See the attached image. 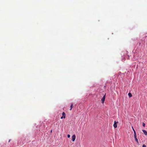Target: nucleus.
Masks as SVG:
<instances>
[{"instance_id": "obj_1", "label": "nucleus", "mask_w": 147, "mask_h": 147, "mask_svg": "<svg viewBox=\"0 0 147 147\" xmlns=\"http://www.w3.org/2000/svg\"><path fill=\"white\" fill-rule=\"evenodd\" d=\"M105 96H106V93L103 96V97L101 99L102 102V103H103L104 102L105 99Z\"/></svg>"}, {"instance_id": "obj_2", "label": "nucleus", "mask_w": 147, "mask_h": 147, "mask_svg": "<svg viewBox=\"0 0 147 147\" xmlns=\"http://www.w3.org/2000/svg\"><path fill=\"white\" fill-rule=\"evenodd\" d=\"M118 123V122H116L115 121H114V124L113 125L114 128H115L117 127V124Z\"/></svg>"}, {"instance_id": "obj_3", "label": "nucleus", "mask_w": 147, "mask_h": 147, "mask_svg": "<svg viewBox=\"0 0 147 147\" xmlns=\"http://www.w3.org/2000/svg\"><path fill=\"white\" fill-rule=\"evenodd\" d=\"M62 116L61 117V119H62L63 118H65V114L64 112H63L62 113Z\"/></svg>"}, {"instance_id": "obj_4", "label": "nucleus", "mask_w": 147, "mask_h": 147, "mask_svg": "<svg viewBox=\"0 0 147 147\" xmlns=\"http://www.w3.org/2000/svg\"><path fill=\"white\" fill-rule=\"evenodd\" d=\"M76 139V136L75 135H74L72 136V141L73 142H74Z\"/></svg>"}, {"instance_id": "obj_5", "label": "nucleus", "mask_w": 147, "mask_h": 147, "mask_svg": "<svg viewBox=\"0 0 147 147\" xmlns=\"http://www.w3.org/2000/svg\"><path fill=\"white\" fill-rule=\"evenodd\" d=\"M142 131H143L144 134H145V135H147V132L146 130L143 129Z\"/></svg>"}, {"instance_id": "obj_6", "label": "nucleus", "mask_w": 147, "mask_h": 147, "mask_svg": "<svg viewBox=\"0 0 147 147\" xmlns=\"http://www.w3.org/2000/svg\"><path fill=\"white\" fill-rule=\"evenodd\" d=\"M134 138H135L137 137L135 131H134Z\"/></svg>"}, {"instance_id": "obj_7", "label": "nucleus", "mask_w": 147, "mask_h": 147, "mask_svg": "<svg viewBox=\"0 0 147 147\" xmlns=\"http://www.w3.org/2000/svg\"><path fill=\"white\" fill-rule=\"evenodd\" d=\"M73 105V103H71V106H70V110H72Z\"/></svg>"}, {"instance_id": "obj_8", "label": "nucleus", "mask_w": 147, "mask_h": 147, "mask_svg": "<svg viewBox=\"0 0 147 147\" xmlns=\"http://www.w3.org/2000/svg\"><path fill=\"white\" fill-rule=\"evenodd\" d=\"M128 95L130 97H132V94L131 93H129L128 94Z\"/></svg>"}, {"instance_id": "obj_9", "label": "nucleus", "mask_w": 147, "mask_h": 147, "mask_svg": "<svg viewBox=\"0 0 147 147\" xmlns=\"http://www.w3.org/2000/svg\"><path fill=\"white\" fill-rule=\"evenodd\" d=\"M134 138L135 140L137 142V143H138V139H137V137L135 138Z\"/></svg>"}, {"instance_id": "obj_10", "label": "nucleus", "mask_w": 147, "mask_h": 147, "mask_svg": "<svg viewBox=\"0 0 147 147\" xmlns=\"http://www.w3.org/2000/svg\"><path fill=\"white\" fill-rule=\"evenodd\" d=\"M131 128H132V129H133V131H134H134H135V129H134L133 127L132 126H131Z\"/></svg>"}, {"instance_id": "obj_11", "label": "nucleus", "mask_w": 147, "mask_h": 147, "mask_svg": "<svg viewBox=\"0 0 147 147\" xmlns=\"http://www.w3.org/2000/svg\"><path fill=\"white\" fill-rule=\"evenodd\" d=\"M142 125L144 127L145 126V124L144 123H143Z\"/></svg>"}, {"instance_id": "obj_12", "label": "nucleus", "mask_w": 147, "mask_h": 147, "mask_svg": "<svg viewBox=\"0 0 147 147\" xmlns=\"http://www.w3.org/2000/svg\"><path fill=\"white\" fill-rule=\"evenodd\" d=\"M67 136L68 138H69L70 137V135L69 134H68Z\"/></svg>"}, {"instance_id": "obj_13", "label": "nucleus", "mask_w": 147, "mask_h": 147, "mask_svg": "<svg viewBox=\"0 0 147 147\" xmlns=\"http://www.w3.org/2000/svg\"><path fill=\"white\" fill-rule=\"evenodd\" d=\"M146 146L144 144L142 145V147H146Z\"/></svg>"}, {"instance_id": "obj_14", "label": "nucleus", "mask_w": 147, "mask_h": 147, "mask_svg": "<svg viewBox=\"0 0 147 147\" xmlns=\"http://www.w3.org/2000/svg\"><path fill=\"white\" fill-rule=\"evenodd\" d=\"M11 139H9L8 142H9L11 141Z\"/></svg>"}, {"instance_id": "obj_15", "label": "nucleus", "mask_w": 147, "mask_h": 147, "mask_svg": "<svg viewBox=\"0 0 147 147\" xmlns=\"http://www.w3.org/2000/svg\"><path fill=\"white\" fill-rule=\"evenodd\" d=\"M51 132H52V130H51Z\"/></svg>"}]
</instances>
